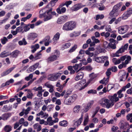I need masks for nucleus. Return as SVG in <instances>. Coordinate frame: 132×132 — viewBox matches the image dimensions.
Masks as SVG:
<instances>
[{
  "label": "nucleus",
  "mask_w": 132,
  "mask_h": 132,
  "mask_svg": "<svg viewBox=\"0 0 132 132\" xmlns=\"http://www.w3.org/2000/svg\"><path fill=\"white\" fill-rule=\"evenodd\" d=\"M109 45H110V43L108 44L106 41H104L103 43V47L105 48L106 49L108 47Z\"/></svg>",
  "instance_id": "nucleus-44"
},
{
  "label": "nucleus",
  "mask_w": 132,
  "mask_h": 132,
  "mask_svg": "<svg viewBox=\"0 0 132 132\" xmlns=\"http://www.w3.org/2000/svg\"><path fill=\"white\" fill-rule=\"evenodd\" d=\"M33 96V94L31 92H28L27 95V97L29 98H32Z\"/></svg>",
  "instance_id": "nucleus-49"
},
{
  "label": "nucleus",
  "mask_w": 132,
  "mask_h": 132,
  "mask_svg": "<svg viewBox=\"0 0 132 132\" xmlns=\"http://www.w3.org/2000/svg\"><path fill=\"white\" fill-rule=\"evenodd\" d=\"M91 38L95 44L99 43L100 42V40L97 39L94 36L92 37Z\"/></svg>",
  "instance_id": "nucleus-40"
},
{
  "label": "nucleus",
  "mask_w": 132,
  "mask_h": 132,
  "mask_svg": "<svg viewBox=\"0 0 132 132\" xmlns=\"http://www.w3.org/2000/svg\"><path fill=\"white\" fill-rule=\"evenodd\" d=\"M83 118V115L82 114L81 117L77 121H74L73 126L75 127H78L80 125L82 120Z\"/></svg>",
  "instance_id": "nucleus-15"
},
{
  "label": "nucleus",
  "mask_w": 132,
  "mask_h": 132,
  "mask_svg": "<svg viewBox=\"0 0 132 132\" xmlns=\"http://www.w3.org/2000/svg\"><path fill=\"white\" fill-rule=\"evenodd\" d=\"M124 52V50H123L122 48H120L114 54V56L117 57H119L120 55L119 54L122 53Z\"/></svg>",
  "instance_id": "nucleus-22"
},
{
  "label": "nucleus",
  "mask_w": 132,
  "mask_h": 132,
  "mask_svg": "<svg viewBox=\"0 0 132 132\" xmlns=\"http://www.w3.org/2000/svg\"><path fill=\"white\" fill-rule=\"evenodd\" d=\"M72 3V1H67L65 2V5L67 7H68V6L71 4Z\"/></svg>",
  "instance_id": "nucleus-63"
},
{
  "label": "nucleus",
  "mask_w": 132,
  "mask_h": 132,
  "mask_svg": "<svg viewBox=\"0 0 132 132\" xmlns=\"http://www.w3.org/2000/svg\"><path fill=\"white\" fill-rule=\"evenodd\" d=\"M88 121V115H87L86 117L85 118V119L84 122V126L86 125Z\"/></svg>",
  "instance_id": "nucleus-42"
},
{
  "label": "nucleus",
  "mask_w": 132,
  "mask_h": 132,
  "mask_svg": "<svg viewBox=\"0 0 132 132\" xmlns=\"http://www.w3.org/2000/svg\"><path fill=\"white\" fill-rule=\"evenodd\" d=\"M80 31H74L69 34V36L70 37H76L79 36L80 34Z\"/></svg>",
  "instance_id": "nucleus-17"
},
{
  "label": "nucleus",
  "mask_w": 132,
  "mask_h": 132,
  "mask_svg": "<svg viewBox=\"0 0 132 132\" xmlns=\"http://www.w3.org/2000/svg\"><path fill=\"white\" fill-rule=\"evenodd\" d=\"M48 6H47L46 9V11L45 12V15L44 16V21H47L52 18L53 16L56 15V13L54 11H52V8H51L49 9H47Z\"/></svg>",
  "instance_id": "nucleus-4"
},
{
  "label": "nucleus",
  "mask_w": 132,
  "mask_h": 132,
  "mask_svg": "<svg viewBox=\"0 0 132 132\" xmlns=\"http://www.w3.org/2000/svg\"><path fill=\"white\" fill-rule=\"evenodd\" d=\"M62 73L60 72L51 74L48 76V79L49 80L52 81H56L60 77Z\"/></svg>",
  "instance_id": "nucleus-7"
},
{
  "label": "nucleus",
  "mask_w": 132,
  "mask_h": 132,
  "mask_svg": "<svg viewBox=\"0 0 132 132\" xmlns=\"http://www.w3.org/2000/svg\"><path fill=\"white\" fill-rule=\"evenodd\" d=\"M120 11L116 10L113 9L112 11L110 13L109 15L112 17L117 16L119 14Z\"/></svg>",
  "instance_id": "nucleus-14"
},
{
  "label": "nucleus",
  "mask_w": 132,
  "mask_h": 132,
  "mask_svg": "<svg viewBox=\"0 0 132 132\" xmlns=\"http://www.w3.org/2000/svg\"><path fill=\"white\" fill-rule=\"evenodd\" d=\"M85 53V51L83 50H80L79 52V55H80L81 56H82V57L84 56V54Z\"/></svg>",
  "instance_id": "nucleus-59"
},
{
  "label": "nucleus",
  "mask_w": 132,
  "mask_h": 132,
  "mask_svg": "<svg viewBox=\"0 0 132 132\" xmlns=\"http://www.w3.org/2000/svg\"><path fill=\"white\" fill-rule=\"evenodd\" d=\"M119 125L121 129H123L125 127V124L124 121H122L119 123Z\"/></svg>",
  "instance_id": "nucleus-37"
},
{
  "label": "nucleus",
  "mask_w": 132,
  "mask_h": 132,
  "mask_svg": "<svg viewBox=\"0 0 132 132\" xmlns=\"http://www.w3.org/2000/svg\"><path fill=\"white\" fill-rule=\"evenodd\" d=\"M97 93L96 91L95 90L91 89L88 91L87 93L88 94H96Z\"/></svg>",
  "instance_id": "nucleus-47"
},
{
  "label": "nucleus",
  "mask_w": 132,
  "mask_h": 132,
  "mask_svg": "<svg viewBox=\"0 0 132 132\" xmlns=\"http://www.w3.org/2000/svg\"><path fill=\"white\" fill-rule=\"evenodd\" d=\"M104 17V16L103 14L97 15H96V20H97L99 19H103Z\"/></svg>",
  "instance_id": "nucleus-43"
},
{
  "label": "nucleus",
  "mask_w": 132,
  "mask_h": 132,
  "mask_svg": "<svg viewBox=\"0 0 132 132\" xmlns=\"http://www.w3.org/2000/svg\"><path fill=\"white\" fill-rule=\"evenodd\" d=\"M18 44L20 45H26L27 44V43L26 41L25 38H23L22 40L19 41L18 42Z\"/></svg>",
  "instance_id": "nucleus-32"
},
{
  "label": "nucleus",
  "mask_w": 132,
  "mask_h": 132,
  "mask_svg": "<svg viewBox=\"0 0 132 132\" xmlns=\"http://www.w3.org/2000/svg\"><path fill=\"white\" fill-rule=\"evenodd\" d=\"M81 108L80 106L77 105L73 109V111L75 113H77L79 112Z\"/></svg>",
  "instance_id": "nucleus-27"
},
{
  "label": "nucleus",
  "mask_w": 132,
  "mask_h": 132,
  "mask_svg": "<svg viewBox=\"0 0 132 132\" xmlns=\"http://www.w3.org/2000/svg\"><path fill=\"white\" fill-rule=\"evenodd\" d=\"M53 107L54 106L53 105H48L47 106V110L48 111H51L52 110Z\"/></svg>",
  "instance_id": "nucleus-54"
},
{
  "label": "nucleus",
  "mask_w": 132,
  "mask_h": 132,
  "mask_svg": "<svg viewBox=\"0 0 132 132\" xmlns=\"http://www.w3.org/2000/svg\"><path fill=\"white\" fill-rule=\"evenodd\" d=\"M33 127L34 129H37V131H40L42 129L41 126L37 123L35 124L34 125Z\"/></svg>",
  "instance_id": "nucleus-24"
},
{
  "label": "nucleus",
  "mask_w": 132,
  "mask_h": 132,
  "mask_svg": "<svg viewBox=\"0 0 132 132\" xmlns=\"http://www.w3.org/2000/svg\"><path fill=\"white\" fill-rule=\"evenodd\" d=\"M131 117H132V113L128 114L126 116L127 119V120H129Z\"/></svg>",
  "instance_id": "nucleus-64"
},
{
  "label": "nucleus",
  "mask_w": 132,
  "mask_h": 132,
  "mask_svg": "<svg viewBox=\"0 0 132 132\" xmlns=\"http://www.w3.org/2000/svg\"><path fill=\"white\" fill-rule=\"evenodd\" d=\"M132 14V8H130L128 9L127 11L125 12L123 14L122 19L123 20L127 19Z\"/></svg>",
  "instance_id": "nucleus-8"
},
{
  "label": "nucleus",
  "mask_w": 132,
  "mask_h": 132,
  "mask_svg": "<svg viewBox=\"0 0 132 132\" xmlns=\"http://www.w3.org/2000/svg\"><path fill=\"white\" fill-rule=\"evenodd\" d=\"M97 76V74H95L94 73H92L89 75V76L90 78L89 80V82H90V81H92L95 78H96Z\"/></svg>",
  "instance_id": "nucleus-25"
},
{
  "label": "nucleus",
  "mask_w": 132,
  "mask_h": 132,
  "mask_svg": "<svg viewBox=\"0 0 132 132\" xmlns=\"http://www.w3.org/2000/svg\"><path fill=\"white\" fill-rule=\"evenodd\" d=\"M111 69H108L107 71L106 72V75L107 77H109V76L111 74V72H110Z\"/></svg>",
  "instance_id": "nucleus-56"
},
{
  "label": "nucleus",
  "mask_w": 132,
  "mask_h": 132,
  "mask_svg": "<svg viewBox=\"0 0 132 132\" xmlns=\"http://www.w3.org/2000/svg\"><path fill=\"white\" fill-rule=\"evenodd\" d=\"M81 65L82 64L80 63L79 64H76L75 65L73 66V68L75 70H76L79 68V70L77 72H78L81 69L80 68L81 66Z\"/></svg>",
  "instance_id": "nucleus-28"
},
{
  "label": "nucleus",
  "mask_w": 132,
  "mask_h": 132,
  "mask_svg": "<svg viewBox=\"0 0 132 132\" xmlns=\"http://www.w3.org/2000/svg\"><path fill=\"white\" fill-rule=\"evenodd\" d=\"M60 34L59 32H57L54 36L53 38V40L54 42H57L59 40L60 37Z\"/></svg>",
  "instance_id": "nucleus-21"
},
{
  "label": "nucleus",
  "mask_w": 132,
  "mask_h": 132,
  "mask_svg": "<svg viewBox=\"0 0 132 132\" xmlns=\"http://www.w3.org/2000/svg\"><path fill=\"white\" fill-rule=\"evenodd\" d=\"M35 70V69L34 67H33L32 66H30L28 69L27 71L28 72L30 73V72L33 71Z\"/></svg>",
  "instance_id": "nucleus-46"
},
{
  "label": "nucleus",
  "mask_w": 132,
  "mask_h": 132,
  "mask_svg": "<svg viewBox=\"0 0 132 132\" xmlns=\"http://www.w3.org/2000/svg\"><path fill=\"white\" fill-rule=\"evenodd\" d=\"M68 19V17L66 15L60 16L57 19V23L59 24H61L65 22Z\"/></svg>",
  "instance_id": "nucleus-12"
},
{
  "label": "nucleus",
  "mask_w": 132,
  "mask_h": 132,
  "mask_svg": "<svg viewBox=\"0 0 132 132\" xmlns=\"http://www.w3.org/2000/svg\"><path fill=\"white\" fill-rule=\"evenodd\" d=\"M77 97L78 96L77 94H73L69 96L67 99H65L64 103L67 105H70L75 101Z\"/></svg>",
  "instance_id": "nucleus-5"
},
{
  "label": "nucleus",
  "mask_w": 132,
  "mask_h": 132,
  "mask_svg": "<svg viewBox=\"0 0 132 132\" xmlns=\"http://www.w3.org/2000/svg\"><path fill=\"white\" fill-rule=\"evenodd\" d=\"M71 45V44L70 43H67L64 45L63 47L65 48H67L69 47Z\"/></svg>",
  "instance_id": "nucleus-62"
},
{
  "label": "nucleus",
  "mask_w": 132,
  "mask_h": 132,
  "mask_svg": "<svg viewBox=\"0 0 132 132\" xmlns=\"http://www.w3.org/2000/svg\"><path fill=\"white\" fill-rule=\"evenodd\" d=\"M33 77V75L32 74H30L29 76L26 77L25 78V80L28 81L30 80V79H32Z\"/></svg>",
  "instance_id": "nucleus-45"
},
{
  "label": "nucleus",
  "mask_w": 132,
  "mask_h": 132,
  "mask_svg": "<svg viewBox=\"0 0 132 132\" xmlns=\"http://www.w3.org/2000/svg\"><path fill=\"white\" fill-rule=\"evenodd\" d=\"M11 116V114L9 113H6L3 114L2 115V120H6Z\"/></svg>",
  "instance_id": "nucleus-20"
},
{
  "label": "nucleus",
  "mask_w": 132,
  "mask_h": 132,
  "mask_svg": "<svg viewBox=\"0 0 132 132\" xmlns=\"http://www.w3.org/2000/svg\"><path fill=\"white\" fill-rule=\"evenodd\" d=\"M7 105H5L3 106L2 108V111L4 112H6L7 111Z\"/></svg>",
  "instance_id": "nucleus-61"
},
{
  "label": "nucleus",
  "mask_w": 132,
  "mask_h": 132,
  "mask_svg": "<svg viewBox=\"0 0 132 132\" xmlns=\"http://www.w3.org/2000/svg\"><path fill=\"white\" fill-rule=\"evenodd\" d=\"M84 76V73L82 72H79L77 74L76 77H75V79L76 81H78L79 80L82 79Z\"/></svg>",
  "instance_id": "nucleus-16"
},
{
  "label": "nucleus",
  "mask_w": 132,
  "mask_h": 132,
  "mask_svg": "<svg viewBox=\"0 0 132 132\" xmlns=\"http://www.w3.org/2000/svg\"><path fill=\"white\" fill-rule=\"evenodd\" d=\"M58 0H53L50 2V4L52 6H54L55 5V3Z\"/></svg>",
  "instance_id": "nucleus-51"
},
{
  "label": "nucleus",
  "mask_w": 132,
  "mask_h": 132,
  "mask_svg": "<svg viewBox=\"0 0 132 132\" xmlns=\"http://www.w3.org/2000/svg\"><path fill=\"white\" fill-rule=\"evenodd\" d=\"M45 86L48 88H51V87L53 86L52 85L50 84L48 82L45 83Z\"/></svg>",
  "instance_id": "nucleus-57"
},
{
  "label": "nucleus",
  "mask_w": 132,
  "mask_h": 132,
  "mask_svg": "<svg viewBox=\"0 0 132 132\" xmlns=\"http://www.w3.org/2000/svg\"><path fill=\"white\" fill-rule=\"evenodd\" d=\"M25 26L23 27V29H24V31L25 32H27L29 31L30 28L29 27V24H24Z\"/></svg>",
  "instance_id": "nucleus-39"
},
{
  "label": "nucleus",
  "mask_w": 132,
  "mask_h": 132,
  "mask_svg": "<svg viewBox=\"0 0 132 132\" xmlns=\"http://www.w3.org/2000/svg\"><path fill=\"white\" fill-rule=\"evenodd\" d=\"M122 5V3H119L116 5H114V6L113 9H115L116 10L119 11V10L120 8Z\"/></svg>",
  "instance_id": "nucleus-30"
},
{
  "label": "nucleus",
  "mask_w": 132,
  "mask_h": 132,
  "mask_svg": "<svg viewBox=\"0 0 132 132\" xmlns=\"http://www.w3.org/2000/svg\"><path fill=\"white\" fill-rule=\"evenodd\" d=\"M19 53V52L18 50H15L13 51L11 53L12 56L14 57H16Z\"/></svg>",
  "instance_id": "nucleus-31"
},
{
  "label": "nucleus",
  "mask_w": 132,
  "mask_h": 132,
  "mask_svg": "<svg viewBox=\"0 0 132 132\" xmlns=\"http://www.w3.org/2000/svg\"><path fill=\"white\" fill-rule=\"evenodd\" d=\"M1 41L2 43L3 44H5L7 42L8 39L7 38L4 37L3 38L1 39Z\"/></svg>",
  "instance_id": "nucleus-35"
},
{
  "label": "nucleus",
  "mask_w": 132,
  "mask_h": 132,
  "mask_svg": "<svg viewBox=\"0 0 132 132\" xmlns=\"http://www.w3.org/2000/svg\"><path fill=\"white\" fill-rule=\"evenodd\" d=\"M57 58V56L55 55H52L49 57L47 59V61L48 62H50L51 61H53L56 60Z\"/></svg>",
  "instance_id": "nucleus-23"
},
{
  "label": "nucleus",
  "mask_w": 132,
  "mask_h": 132,
  "mask_svg": "<svg viewBox=\"0 0 132 132\" xmlns=\"http://www.w3.org/2000/svg\"><path fill=\"white\" fill-rule=\"evenodd\" d=\"M119 75L120 76V79H124L126 75V72L124 71H121L119 73Z\"/></svg>",
  "instance_id": "nucleus-26"
},
{
  "label": "nucleus",
  "mask_w": 132,
  "mask_h": 132,
  "mask_svg": "<svg viewBox=\"0 0 132 132\" xmlns=\"http://www.w3.org/2000/svg\"><path fill=\"white\" fill-rule=\"evenodd\" d=\"M106 31H109L110 32H112V30L111 28V26L110 25H108L105 26Z\"/></svg>",
  "instance_id": "nucleus-38"
},
{
  "label": "nucleus",
  "mask_w": 132,
  "mask_h": 132,
  "mask_svg": "<svg viewBox=\"0 0 132 132\" xmlns=\"http://www.w3.org/2000/svg\"><path fill=\"white\" fill-rule=\"evenodd\" d=\"M38 36L37 34L35 32L30 33L27 36V39L28 40H34Z\"/></svg>",
  "instance_id": "nucleus-13"
},
{
  "label": "nucleus",
  "mask_w": 132,
  "mask_h": 132,
  "mask_svg": "<svg viewBox=\"0 0 132 132\" xmlns=\"http://www.w3.org/2000/svg\"><path fill=\"white\" fill-rule=\"evenodd\" d=\"M131 60V57L127 55L123 56L118 59L116 58H113L112 60L113 62L115 65L119 64L122 62V63L118 66L119 68L120 69H122L123 67H126L127 65L129 63Z\"/></svg>",
  "instance_id": "nucleus-2"
},
{
  "label": "nucleus",
  "mask_w": 132,
  "mask_h": 132,
  "mask_svg": "<svg viewBox=\"0 0 132 132\" xmlns=\"http://www.w3.org/2000/svg\"><path fill=\"white\" fill-rule=\"evenodd\" d=\"M14 81V80L12 79H11L10 80L7 81L6 82V86L9 85L10 83L13 82Z\"/></svg>",
  "instance_id": "nucleus-50"
},
{
  "label": "nucleus",
  "mask_w": 132,
  "mask_h": 132,
  "mask_svg": "<svg viewBox=\"0 0 132 132\" xmlns=\"http://www.w3.org/2000/svg\"><path fill=\"white\" fill-rule=\"evenodd\" d=\"M109 100L105 98H102L99 101L100 104L103 107H106L108 109L111 108L114 103L118 101L119 98L117 94H115L112 96H109Z\"/></svg>",
  "instance_id": "nucleus-1"
},
{
  "label": "nucleus",
  "mask_w": 132,
  "mask_h": 132,
  "mask_svg": "<svg viewBox=\"0 0 132 132\" xmlns=\"http://www.w3.org/2000/svg\"><path fill=\"white\" fill-rule=\"evenodd\" d=\"M15 68V67H13L10 68L7 71L4 72L2 74L1 76H3L8 75Z\"/></svg>",
  "instance_id": "nucleus-18"
},
{
  "label": "nucleus",
  "mask_w": 132,
  "mask_h": 132,
  "mask_svg": "<svg viewBox=\"0 0 132 132\" xmlns=\"http://www.w3.org/2000/svg\"><path fill=\"white\" fill-rule=\"evenodd\" d=\"M128 29L127 25L121 26L118 28V32L120 34H123L126 32Z\"/></svg>",
  "instance_id": "nucleus-9"
},
{
  "label": "nucleus",
  "mask_w": 132,
  "mask_h": 132,
  "mask_svg": "<svg viewBox=\"0 0 132 132\" xmlns=\"http://www.w3.org/2000/svg\"><path fill=\"white\" fill-rule=\"evenodd\" d=\"M9 55L8 53L5 51H4L2 52L0 54V56L1 57L3 58Z\"/></svg>",
  "instance_id": "nucleus-33"
},
{
  "label": "nucleus",
  "mask_w": 132,
  "mask_h": 132,
  "mask_svg": "<svg viewBox=\"0 0 132 132\" xmlns=\"http://www.w3.org/2000/svg\"><path fill=\"white\" fill-rule=\"evenodd\" d=\"M50 39V36H46L43 40L44 42H45L49 41Z\"/></svg>",
  "instance_id": "nucleus-60"
},
{
  "label": "nucleus",
  "mask_w": 132,
  "mask_h": 132,
  "mask_svg": "<svg viewBox=\"0 0 132 132\" xmlns=\"http://www.w3.org/2000/svg\"><path fill=\"white\" fill-rule=\"evenodd\" d=\"M12 127L10 125L5 126L3 128V130L5 132H10L12 130Z\"/></svg>",
  "instance_id": "nucleus-19"
},
{
  "label": "nucleus",
  "mask_w": 132,
  "mask_h": 132,
  "mask_svg": "<svg viewBox=\"0 0 132 132\" xmlns=\"http://www.w3.org/2000/svg\"><path fill=\"white\" fill-rule=\"evenodd\" d=\"M31 108L29 107H28L26 110L24 109V112L25 114L27 115L28 114Z\"/></svg>",
  "instance_id": "nucleus-48"
},
{
  "label": "nucleus",
  "mask_w": 132,
  "mask_h": 132,
  "mask_svg": "<svg viewBox=\"0 0 132 132\" xmlns=\"http://www.w3.org/2000/svg\"><path fill=\"white\" fill-rule=\"evenodd\" d=\"M86 82L85 80H81L80 81L79 83H77L75 87L78 89L79 90L81 91L86 87L90 83L89 82H88L83 85L84 84H85Z\"/></svg>",
  "instance_id": "nucleus-6"
},
{
  "label": "nucleus",
  "mask_w": 132,
  "mask_h": 132,
  "mask_svg": "<svg viewBox=\"0 0 132 132\" xmlns=\"http://www.w3.org/2000/svg\"><path fill=\"white\" fill-rule=\"evenodd\" d=\"M42 50L40 51L35 55V59H38L41 58L42 54H41L40 53V52Z\"/></svg>",
  "instance_id": "nucleus-36"
},
{
  "label": "nucleus",
  "mask_w": 132,
  "mask_h": 132,
  "mask_svg": "<svg viewBox=\"0 0 132 132\" xmlns=\"http://www.w3.org/2000/svg\"><path fill=\"white\" fill-rule=\"evenodd\" d=\"M47 121L50 126L52 125L53 124V121L52 120V118L51 117H49L47 119Z\"/></svg>",
  "instance_id": "nucleus-34"
},
{
  "label": "nucleus",
  "mask_w": 132,
  "mask_h": 132,
  "mask_svg": "<svg viewBox=\"0 0 132 132\" xmlns=\"http://www.w3.org/2000/svg\"><path fill=\"white\" fill-rule=\"evenodd\" d=\"M85 6V5H83L81 3H78L73 6L72 8V10L73 11H76L81 8Z\"/></svg>",
  "instance_id": "nucleus-11"
},
{
  "label": "nucleus",
  "mask_w": 132,
  "mask_h": 132,
  "mask_svg": "<svg viewBox=\"0 0 132 132\" xmlns=\"http://www.w3.org/2000/svg\"><path fill=\"white\" fill-rule=\"evenodd\" d=\"M128 44H126L125 45L121 47V48L123 50H124V51H125V50H126L127 49L128 47Z\"/></svg>",
  "instance_id": "nucleus-58"
},
{
  "label": "nucleus",
  "mask_w": 132,
  "mask_h": 132,
  "mask_svg": "<svg viewBox=\"0 0 132 132\" xmlns=\"http://www.w3.org/2000/svg\"><path fill=\"white\" fill-rule=\"evenodd\" d=\"M77 48V46L76 45H75L69 51V53H71L74 51Z\"/></svg>",
  "instance_id": "nucleus-41"
},
{
  "label": "nucleus",
  "mask_w": 132,
  "mask_h": 132,
  "mask_svg": "<svg viewBox=\"0 0 132 132\" xmlns=\"http://www.w3.org/2000/svg\"><path fill=\"white\" fill-rule=\"evenodd\" d=\"M94 103V101H91L87 104V106L88 108H90Z\"/></svg>",
  "instance_id": "nucleus-53"
},
{
  "label": "nucleus",
  "mask_w": 132,
  "mask_h": 132,
  "mask_svg": "<svg viewBox=\"0 0 132 132\" xmlns=\"http://www.w3.org/2000/svg\"><path fill=\"white\" fill-rule=\"evenodd\" d=\"M108 57L107 56L96 57L95 58V61L98 63H103L105 61L108 59Z\"/></svg>",
  "instance_id": "nucleus-10"
},
{
  "label": "nucleus",
  "mask_w": 132,
  "mask_h": 132,
  "mask_svg": "<svg viewBox=\"0 0 132 132\" xmlns=\"http://www.w3.org/2000/svg\"><path fill=\"white\" fill-rule=\"evenodd\" d=\"M44 90H42L41 91H38V93L37 94V95L39 97H41L42 96V93L44 92Z\"/></svg>",
  "instance_id": "nucleus-52"
},
{
  "label": "nucleus",
  "mask_w": 132,
  "mask_h": 132,
  "mask_svg": "<svg viewBox=\"0 0 132 132\" xmlns=\"http://www.w3.org/2000/svg\"><path fill=\"white\" fill-rule=\"evenodd\" d=\"M59 124L61 126L65 127L68 126V123L66 120H63L60 122Z\"/></svg>",
  "instance_id": "nucleus-29"
},
{
  "label": "nucleus",
  "mask_w": 132,
  "mask_h": 132,
  "mask_svg": "<svg viewBox=\"0 0 132 132\" xmlns=\"http://www.w3.org/2000/svg\"><path fill=\"white\" fill-rule=\"evenodd\" d=\"M76 22L75 21H71L67 22L63 26L62 29L67 31H72L76 28Z\"/></svg>",
  "instance_id": "nucleus-3"
},
{
  "label": "nucleus",
  "mask_w": 132,
  "mask_h": 132,
  "mask_svg": "<svg viewBox=\"0 0 132 132\" xmlns=\"http://www.w3.org/2000/svg\"><path fill=\"white\" fill-rule=\"evenodd\" d=\"M97 109L95 110V111H94V113L93 115L92 116V118H93L94 117L95 115L98 112V110L100 109V107L99 106H98L96 108Z\"/></svg>",
  "instance_id": "nucleus-55"
}]
</instances>
